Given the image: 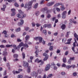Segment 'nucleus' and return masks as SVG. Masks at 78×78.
<instances>
[{"instance_id": "nucleus-42", "label": "nucleus", "mask_w": 78, "mask_h": 78, "mask_svg": "<svg viewBox=\"0 0 78 78\" xmlns=\"http://www.w3.org/2000/svg\"><path fill=\"white\" fill-rule=\"evenodd\" d=\"M62 67H66V64H65V63H63L62 65Z\"/></svg>"}, {"instance_id": "nucleus-5", "label": "nucleus", "mask_w": 78, "mask_h": 78, "mask_svg": "<svg viewBox=\"0 0 78 78\" xmlns=\"http://www.w3.org/2000/svg\"><path fill=\"white\" fill-rule=\"evenodd\" d=\"M43 56H45V58L43 59V61H47L48 58V55L46 53H45L43 54Z\"/></svg>"}, {"instance_id": "nucleus-55", "label": "nucleus", "mask_w": 78, "mask_h": 78, "mask_svg": "<svg viewBox=\"0 0 78 78\" xmlns=\"http://www.w3.org/2000/svg\"><path fill=\"white\" fill-rule=\"evenodd\" d=\"M61 75H66V73L64 72H62L61 73Z\"/></svg>"}, {"instance_id": "nucleus-10", "label": "nucleus", "mask_w": 78, "mask_h": 78, "mask_svg": "<svg viewBox=\"0 0 78 78\" xmlns=\"http://www.w3.org/2000/svg\"><path fill=\"white\" fill-rule=\"evenodd\" d=\"M31 75L32 76H35V77H36L37 76V73L35 72H34L32 73H31Z\"/></svg>"}, {"instance_id": "nucleus-14", "label": "nucleus", "mask_w": 78, "mask_h": 78, "mask_svg": "<svg viewBox=\"0 0 78 78\" xmlns=\"http://www.w3.org/2000/svg\"><path fill=\"white\" fill-rule=\"evenodd\" d=\"M23 43L22 42L20 44H19V45H18L17 46V49L19 50L20 49V47H22V46L23 45Z\"/></svg>"}, {"instance_id": "nucleus-7", "label": "nucleus", "mask_w": 78, "mask_h": 78, "mask_svg": "<svg viewBox=\"0 0 78 78\" xmlns=\"http://www.w3.org/2000/svg\"><path fill=\"white\" fill-rule=\"evenodd\" d=\"M23 66L25 68H27V67H28V62H27L26 61H23Z\"/></svg>"}, {"instance_id": "nucleus-12", "label": "nucleus", "mask_w": 78, "mask_h": 78, "mask_svg": "<svg viewBox=\"0 0 78 78\" xmlns=\"http://www.w3.org/2000/svg\"><path fill=\"white\" fill-rule=\"evenodd\" d=\"M48 10V7H45L43 9H41V12H45V11H47Z\"/></svg>"}, {"instance_id": "nucleus-37", "label": "nucleus", "mask_w": 78, "mask_h": 78, "mask_svg": "<svg viewBox=\"0 0 78 78\" xmlns=\"http://www.w3.org/2000/svg\"><path fill=\"white\" fill-rule=\"evenodd\" d=\"M51 12V9L48 10L46 12V14H48V13H50Z\"/></svg>"}, {"instance_id": "nucleus-51", "label": "nucleus", "mask_w": 78, "mask_h": 78, "mask_svg": "<svg viewBox=\"0 0 78 78\" xmlns=\"http://www.w3.org/2000/svg\"><path fill=\"white\" fill-rule=\"evenodd\" d=\"M15 6H16V7H18V6H19V5H18L17 3L16 2L15 4Z\"/></svg>"}, {"instance_id": "nucleus-11", "label": "nucleus", "mask_w": 78, "mask_h": 78, "mask_svg": "<svg viewBox=\"0 0 78 78\" xmlns=\"http://www.w3.org/2000/svg\"><path fill=\"white\" fill-rule=\"evenodd\" d=\"M2 33H3L5 34L4 37H8V35L7 34V32L5 30H4L3 32H2Z\"/></svg>"}, {"instance_id": "nucleus-21", "label": "nucleus", "mask_w": 78, "mask_h": 78, "mask_svg": "<svg viewBox=\"0 0 78 78\" xmlns=\"http://www.w3.org/2000/svg\"><path fill=\"white\" fill-rule=\"evenodd\" d=\"M61 28H62L63 30H65V28H66V25L63 24L61 27Z\"/></svg>"}, {"instance_id": "nucleus-41", "label": "nucleus", "mask_w": 78, "mask_h": 78, "mask_svg": "<svg viewBox=\"0 0 78 78\" xmlns=\"http://www.w3.org/2000/svg\"><path fill=\"white\" fill-rule=\"evenodd\" d=\"M45 1L44 0H42L40 2L41 5H42V4H44V3Z\"/></svg>"}, {"instance_id": "nucleus-4", "label": "nucleus", "mask_w": 78, "mask_h": 78, "mask_svg": "<svg viewBox=\"0 0 78 78\" xmlns=\"http://www.w3.org/2000/svg\"><path fill=\"white\" fill-rule=\"evenodd\" d=\"M67 14V11H64L62 13V19H65L66 17V14Z\"/></svg>"}, {"instance_id": "nucleus-15", "label": "nucleus", "mask_w": 78, "mask_h": 78, "mask_svg": "<svg viewBox=\"0 0 78 78\" xmlns=\"http://www.w3.org/2000/svg\"><path fill=\"white\" fill-rule=\"evenodd\" d=\"M36 51L35 52V53L36 54L35 56H36V57H38V56H39L38 55V53H39V50L37 49H36Z\"/></svg>"}, {"instance_id": "nucleus-62", "label": "nucleus", "mask_w": 78, "mask_h": 78, "mask_svg": "<svg viewBox=\"0 0 78 78\" xmlns=\"http://www.w3.org/2000/svg\"><path fill=\"white\" fill-rule=\"evenodd\" d=\"M17 42H22V40L20 39H17Z\"/></svg>"}, {"instance_id": "nucleus-3", "label": "nucleus", "mask_w": 78, "mask_h": 78, "mask_svg": "<svg viewBox=\"0 0 78 78\" xmlns=\"http://www.w3.org/2000/svg\"><path fill=\"white\" fill-rule=\"evenodd\" d=\"M33 3V1H32L31 2H29L28 4H26L25 5L24 8H27L28 10L30 9L31 8V5L32 3Z\"/></svg>"}, {"instance_id": "nucleus-44", "label": "nucleus", "mask_w": 78, "mask_h": 78, "mask_svg": "<svg viewBox=\"0 0 78 78\" xmlns=\"http://www.w3.org/2000/svg\"><path fill=\"white\" fill-rule=\"evenodd\" d=\"M70 68H71V66L68 65L66 66V68L67 69H69Z\"/></svg>"}, {"instance_id": "nucleus-56", "label": "nucleus", "mask_w": 78, "mask_h": 78, "mask_svg": "<svg viewBox=\"0 0 78 78\" xmlns=\"http://www.w3.org/2000/svg\"><path fill=\"white\" fill-rule=\"evenodd\" d=\"M71 67L73 68V69H74V68H75V65H73L71 66Z\"/></svg>"}, {"instance_id": "nucleus-52", "label": "nucleus", "mask_w": 78, "mask_h": 78, "mask_svg": "<svg viewBox=\"0 0 78 78\" xmlns=\"http://www.w3.org/2000/svg\"><path fill=\"white\" fill-rule=\"evenodd\" d=\"M13 48H15V50H17V47H16V45L14 44L13 45Z\"/></svg>"}, {"instance_id": "nucleus-30", "label": "nucleus", "mask_w": 78, "mask_h": 78, "mask_svg": "<svg viewBox=\"0 0 78 78\" xmlns=\"http://www.w3.org/2000/svg\"><path fill=\"white\" fill-rule=\"evenodd\" d=\"M16 31V32H19V31H20V28L19 27L18 28L16 29L15 30Z\"/></svg>"}, {"instance_id": "nucleus-49", "label": "nucleus", "mask_w": 78, "mask_h": 78, "mask_svg": "<svg viewBox=\"0 0 78 78\" xmlns=\"http://www.w3.org/2000/svg\"><path fill=\"white\" fill-rule=\"evenodd\" d=\"M74 36L76 38L78 37V36L77 35V34L76 33H75L74 34Z\"/></svg>"}, {"instance_id": "nucleus-60", "label": "nucleus", "mask_w": 78, "mask_h": 78, "mask_svg": "<svg viewBox=\"0 0 78 78\" xmlns=\"http://www.w3.org/2000/svg\"><path fill=\"white\" fill-rule=\"evenodd\" d=\"M58 33L57 32H56L54 34V35L56 36L58 35Z\"/></svg>"}, {"instance_id": "nucleus-18", "label": "nucleus", "mask_w": 78, "mask_h": 78, "mask_svg": "<svg viewBox=\"0 0 78 78\" xmlns=\"http://www.w3.org/2000/svg\"><path fill=\"white\" fill-rule=\"evenodd\" d=\"M62 5V6L61 7V11H64V9H65V7H64V5L62 4V5Z\"/></svg>"}, {"instance_id": "nucleus-46", "label": "nucleus", "mask_w": 78, "mask_h": 78, "mask_svg": "<svg viewBox=\"0 0 78 78\" xmlns=\"http://www.w3.org/2000/svg\"><path fill=\"white\" fill-rule=\"evenodd\" d=\"M24 46L26 48H28V47H29L28 45V44H27V43H25L24 44Z\"/></svg>"}, {"instance_id": "nucleus-31", "label": "nucleus", "mask_w": 78, "mask_h": 78, "mask_svg": "<svg viewBox=\"0 0 78 78\" xmlns=\"http://www.w3.org/2000/svg\"><path fill=\"white\" fill-rule=\"evenodd\" d=\"M22 55L23 59H25V53L23 52L22 54Z\"/></svg>"}, {"instance_id": "nucleus-58", "label": "nucleus", "mask_w": 78, "mask_h": 78, "mask_svg": "<svg viewBox=\"0 0 78 78\" xmlns=\"http://www.w3.org/2000/svg\"><path fill=\"white\" fill-rule=\"evenodd\" d=\"M11 37H16V36L14 34H12L11 35Z\"/></svg>"}, {"instance_id": "nucleus-54", "label": "nucleus", "mask_w": 78, "mask_h": 78, "mask_svg": "<svg viewBox=\"0 0 78 78\" xmlns=\"http://www.w3.org/2000/svg\"><path fill=\"white\" fill-rule=\"evenodd\" d=\"M48 27V24H45L44 25L43 27H44V28H46V27Z\"/></svg>"}, {"instance_id": "nucleus-50", "label": "nucleus", "mask_w": 78, "mask_h": 78, "mask_svg": "<svg viewBox=\"0 0 78 78\" xmlns=\"http://www.w3.org/2000/svg\"><path fill=\"white\" fill-rule=\"evenodd\" d=\"M17 77L18 78H22V77H23V76H22L21 75H18Z\"/></svg>"}, {"instance_id": "nucleus-29", "label": "nucleus", "mask_w": 78, "mask_h": 78, "mask_svg": "<svg viewBox=\"0 0 78 78\" xmlns=\"http://www.w3.org/2000/svg\"><path fill=\"white\" fill-rule=\"evenodd\" d=\"M8 55V53H7L6 52L4 51L3 53V55L4 56H6V55Z\"/></svg>"}, {"instance_id": "nucleus-22", "label": "nucleus", "mask_w": 78, "mask_h": 78, "mask_svg": "<svg viewBox=\"0 0 78 78\" xmlns=\"http://www.w3.org/2000/svg\"><path fill=\"white\" fill-rule=\"evenodd\" d=\"M51 17V16L50 14H47L46 17L48 19H50V18Z\"/></svg>"}, {"instance_id": "nucleus-32", "label": "nucleus", "mask_w": 78, "mask_h": 78, "mask_svg": "<svg viewBox=\"0 0 78 78\" xmlns=\"http://www.w3.org/2000/svg\"><path fill=\"white\" fill-rule=\"evenodd\" d=\"M42 71H43V69H39L38 70V72L39 73H42Z\"/></svg>"}, {"instance_id": "nucleus-33", "label": "nucleus", "mask_w": 78, "mask_h": 78, "mask_svg": "<svg viewBox=\"0 0 78 78\" xmlns=\"http://www.w3.org/2000/svg\"><path fill=\"white\" fill-rule=\"evenodd\" d=\"M16 16H17V17H18V18H20V17H21V15H20V13L16 15Z\"/></svg>"}, {"instance_id": "nucleus-57", "label": "nucleus", "mask_w": 78, "mask_h": 78, "mask_svg": "<svg viewBox=\"0 0 78 78\" xmlns=\"http://www.w3.org/2000/svg\"><path fill=\"white\" fill-rule=\"evenodd\" d=\"M71 62H72V61L69 59L68 62V63L69 64H71Z\"/></svg>"}, {"instance_id": "nucleus-53", "label": "nucleus", "mask_w": 78, "mask_h": 78, "mask_svg": "<svg viewBox=\"0 0 78 78\" xmlns=\"http://www.w3.org/2000/svg\"><path fill=\"white\" fill-rule=\"evenodd\" d=\"M74 20H73V19H72L69 20V21L70 22H71L72 23L73 22Z\"/></svg>"}, {"instance_id": "nucleus-40", "label": "nucleus", "mask_w": 78, "mask_h": 78, "mask_svg": "<svg viewBox=\"0 0 78 78\" xmlns=\"http://www.w3.org/2000/svg\"><path fill=\"white\" fill-rule=\"evenodd\" d=\"M43 33L45 34V35L47 34V30H44L43 31Z\"/></svg>"}, {"instance_id": "nucleus-17", "label": "nucleus", "mask_w": 78, "mask_h": 78, "mask_svg": "<svg viewBox=\"0 0 78 78\" xmlns=\"http://www.w3.org/2000/svg\"><path fill=\"white\" fill-rule=\"evenodd\" d=\"M31 67L30 66H28L27 69V72L28 73H30V72H31Z\"/></svg>"}, {"instance_id": "nucleus-48", "label": "nucleus", "mask_w": 78, "mask_h": 78, "mask_svg": "<svg viewBox=\"0 0 78 78\" xmlns=\"http://www.w3.org/2000/svg\"><path fill=\"white\" fill-rule=\"evenodd\" d=\"M53 76V74H49V75L48 76V78H51Z\"/></svg>"}, {"instance_id": "nucleus-35", "label": "nucleus", "mask_w": 78, "mask_h": 78, "mask_svg": "<svg viewBox=\"0 0 78 78\" xmlns=\"http://www.w3.org/2000/svg\"><path fill=\"white\" fill-rule=\"evenodd\" d=\"M5 1H6L7 0V1H8V2H10V3H11V2H16V0H4Z\"/></svg>"}, {"instance_id": "nucleus-19", "label": "nucleus", "mask_w": 78, "mask_h": 78, "mask_svg": "<svg viewBox=\"0 0 78 78\" xmlns=\"http://www.w3.org/2000/svg\"><path fill=\"white\" fill-rule=\"evenodd\" d=\"M41 61L42 60H39V59L37 58L35 60V62H37V63H39V62H41Z\"/></svg>"}, {"instance_id": "nucleus-27", "label": "nucleus", "mask_w": 78, "mask_h": 78, "mask_svg": "<svg viewBox=\"0 0 78 78\" xmlns=\"http://www.w3.org/2000/svg\"><path fill=\"white\" fill-rule=\"evenodd\" d=\"M53 46H50L49 47V50L50 51H52V50H53Z\"/></svg>"}, {"instance_id": "nucleus-9", "label": "nucleus", "mask_w": 78, "mask_h": 78, "mask_svg": "<svg viewBox=\"0 0 78 78\" xmlns=\"http://www.w3.org/2000/svg\"><path fill=\"white\" fill-rule=\"evenodd\" d=\"M49 69H50V64H48L46 65L45 70V71H47V70H48Z\"/></svg>"}, {"instance_id": "nucleus-2", "label": "nucleus", "mask_w": 78, "mask_h": 78, "mask_svg": "<svg viewBox=\"0 0 78 78\" xmlns=\"http://www.w3.org/2000/svg\"><path fill=\"white\" fill-rule=\"evenodd\" d=\"M34 39L36 41H39V42L40 43H41V42L43 44H45V42L44 40H42L43 38L42 37H37L34 38Z\"/></svg>"}, {"instance_id": "nucleus-16", "label": "nucleus", "mask_w": 78, "mask_h": 78, "mask_svg": "<svg viewBox=\"0 0 78 78\" xmlns=\"http://www.w3.org/2000/svg\"><path fill=\"white\" fill-rule=\"evenodd\" d=\"M62 5V3H57L54 5V7H57V6H58L59 5Z\"/></svg>"}, {"instance_id": "nucleus-61", "label": "nucleus", "mask_w": 78, "mask_h": 78, "mask_svg": "<svg viewBox=\"0 0 78 78\" xmlns=\"http://www.w3.org/2000/svg\"><path fill=\"white\" fill-rule=\"evenodd\" d=\"M56 9L57 11H58V12L60 11H61V10L59 9V8H56Z\"/></svg>"}, {"instance_id": "nucleus-64", "label": "nucleus", "mask_w": 78, "mask_h": 78, "mask_svg": "<svg viewBox=\"0 0 78 78\" xmlns=\"http://www.w3.org/2000/svg\"><path fill=\"white\" fill-rule=\"evenodd\" d=\"M0 47L1 48H5V46L4 45H0Z\"/></svg>"}, {"instance_id": "nucleus-38", "label": "nucleus", "mask_w": 78, "mask_h": 78, "mask_svg": "<svg viewBox=\"0 0 78 78\" xmlns=\"http://www.w3.org/2000/svg\"><path fill=\"white\" fill-rule=\"evenodd\" d=\"M51 27H52L51 25V24H48V26H47L48 28H51Z\"/></svg>"}, {"instance_id": "nucleus-47", "label": "nucleus", "mask_w": 78, "mask_h": 78, "mask_svg": "<svg viewBox=\"0 0 78 78\" xmlns=\"http://www.w3.org/2000/svg\"><path fill=\"white\" fill-rule=\"evenodd\" d=\"M11 11L13 13H15V11H16V9H11Z\"/></svg>"}, {"instance_id": "nucleus-63", "label": "nucleus", "mask_w": 78, "mask_h": 78, "mask_svg": "<svg viewBox=\"0 0 78 78\" xmlns=\"http://www.w3.org/2000/svg\"><path fill=\"white\" fill-rule=\"evenodd\" d=\"M55 19H56L55 17H54L52 18V20L53 21H54V20H55Z\"/></svg>"}, {"instance_id": "nucleus-13", "label": "nucleus", "mask_w": 78, "mask_h": 78, "mask_svg": "<svg viewBox=\"0 0 78 78\" xmlns=\"http://www.w3.org/2000/svg\"><path fill=\"white\" fill-rule=\"evenodd\" d=\"M29 39H30V35H27L25 37L26 40L25 41V42H28V40H29Z\"/></svg>"}, {"instance_id": "nucleus-45", "label": "nucleus", "mask_w": 78, "mask_h": 78, "mask_svg": "<svg viewBox=\"0 0 78 78\" xmlns=\"http://www.w3.org/2000/svg\"><path fill=\"white\" fill-rule=\"evenodd\" d=\"M70 31L67 32L66 36V37H68V36H69V34H70Z\"/></svg>"}, {"instance_id": "nucleus-25", "label": "nucleus", "mask_w": 78, "mask_h": 78, "mask_svg": "<svg viewBox=\"0 0 78 78\" xmlns=\"http://www.w3.org/2000/svg\"><path fill=\"white\" fill-rule=\"evenodd\" d=\"M39 14H40V13L39 11H37L35 13V14L36 15V16H38Z\"/></svg>"}, {"instance_id": "nucleus-43", "label": "nucleus", "mask_w": 78, "mask_h": 78, "mask_svg": "<svg viewBox=\"0 0 78 78\" xmlns=\"http://www.w3.org/2000/svg\"><path fill=\"white\" fill-rule=\"evenodd\" d=\"M12 44L11 45H9V44H7L6 45V47H12Z\"/></svg>"}, {"instance_id": "nucleus-1", "label": "nucleus", "mask_w": 78, "mask_h": 78, "mask_svg": "<svg viewBox=\"0 0 78 78\" xmlns=\"http://www.w3.org/2000/svg\"><path fill=\"white\" fill-rule=\"evenodd\" d=\"M22 16H21V19L20 20V22L18 23V26H19L20 27L21 25H22L23 24V23H24V21L22 19H23V18H25V17H26V16H27V15L26 14H24L22 15Z\"/></svg>"}, {"instance_id": "nucleus-6", "label": "nucleus", "mask_w": 78, "mask_h": 78, "mask_svg": "<svg viewBox=\"0 0 78 78\" xmlns=\"http://www.w3.org/2000/svg\"><path fill=\"white\" fill-rule=\"evenodd\" d=\"M74 41L75 42L73 43V47L72 48V49L73 51H74V52H75V50H74V49H75V47H76V44H75V43H76V39H74Z\"/></svg>"}, {"instance_id": "nucleus-36", "label": "nucleus", "mask_w": 78, "mask_h": 78, "mask_svg": "<svg viewBox=\"0 0 78 78\" xmlns=\"http://www.w3.org/2000/svg\"><path fill=\"white\" fill-rule=\"evenodd\" d=\"M63 62H67V60H66V58H64L63 59Z\"/></svg>"}, {"instance_id": "nucleus-20", "label": "nucleus", "mask_w": 78, "mask_h": 78, "mask_svg": "<svg viewBox=\"0 0 78 78\" xmlns=\"http://www.w3.org/2000/svg\"><path fill=\"white\" fill-rule=\"evenodd\" d=\"M72 41L71 38H70V39L68 40L67 41L68 42H69L66 43L65 44H70V41Z\"/></svg>"}, {"instance_id": "nucleus-23", "label": "nucleus", "mask_w": 78, "mask_h": 78, "mask_svg": "<svg viewBox=\"0 0 78 78\" xmlns=\"http://www.w3.org/2000/svg\"><path fill=\"white\" fill-rule=\"evenodd\" d=\"M3 8H2L1 10H3V11H5V8L6 7V6L5 5H3Z\"/></svg>"}, {"instance_id": "nucleus-26", "label": "nucleus", "mask_w": 78, "mask_h": 78, "mask_svg": "<svg viewBox=\"0 0 78 78\" xmlns=\"http://www.w3.org/2000/svg\"><path fill=\"white\" fill-rule=\"evenodd\" d=\"M38 6V3H36V4H35V5H34V8L35 9H36V8H37V7Z\"/></svg>"}, {"instance_id": "nucleus-39", "label": "nucleus", "mask_w": 78, "mask_h": 78, "mask_svg": "<svg viewBox=\"0 0 78 78\" xmlns=\"http://www.w3.org/2000/svg\"><path fill=\"white\" fill-rule=\"evenodd\" d=\"M69 59L72 61H74L75 60V57H70Z\"/></svg>"}, {"instance_id": "nucleus-28", "label": "nucleus", "mask_w": 78, "mask_h": 78, "mask_svg": "<svg viewBox=\"0 0 78 78\" xmlns=\"http://www.w3.org/2000/svg\"><path fill=\"white\" fill-rule=\"evenodd\" d=\"M13 57L14 58H18V55L14 54L13 55Z\"/></svg>"}, {"instance_id": "nucleus-24", "label": "nucleus", "mask_w": 78, "mask_h": 78, "mask_svg": "<svg viewBox=\"0 0 78 78\" xmlns=\"http://www.w3.org/2000/svg\"><path fill=\"white\" fill-rule=\"evenodd\" d=\"M13 74H15L16 73H20V72L19 71H13L12 72Z\"/></svg>"}, {"instance_id": "nucleus-59", "label": "nucleus", "mask_w": 78, "mask_h": 78, "mask_svg": "<svg viewBox=\"0 0 78 78\" xmlns=\"http://www.w3.org/2000/svg\"><path fill=\"white\" fill-rule=\"evenodd\" d=\"M25 30L26 31H28L29 30H30V29L29 28V27H27L25 28Z\"/></svg>"}, {"instance_id": "nucleus-8", "label": "nucleus", "mask_w": 78, "mask_h": 78, "mask_svg": "<svg viewBox=\"0 0 78 78\" xmlns=\"http://www.w3.org/2000/svg\"><path fill=\"white\" fill-rule=\"evenodd\" d=\"M55 4V2H48L47 4V6H51L52 5Z\"/></svg>"}, {"instance_id": "nucleus-34", "label": "nucleus", "mask_w": 78, "mask_h": 78, "mask_svg": "<svg viewBox=\"0 0 78 78\" xmlns=\"http://www.w3.org/2000/svg\"><path fill=\"white\" fill-rule=\"evenodd\" d=\"M19 12L20 14H21V15L23 14V12H22L21 10H19Z\"/></svg>"}]
</instances>
